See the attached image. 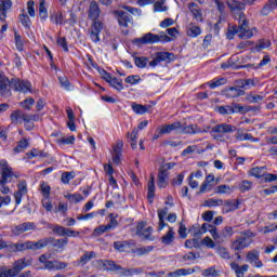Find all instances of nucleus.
I'll use <instances>...</instances> for the list:
<instances>
[{
  "mask_svg": "<svg viewBox=\"0 0 277 277\" xmlns=\"http://www.w3.org/2000/svg\"><path fill=\"white\" fill-rule=\"evenodd\" d=\"M237 131V127L230 123H219L211 128L210 135L216 142H226V137Z\"/></svg>",
  "mask_w": 277,
  "mask_h": 277,
  "instance_id": "obj_4",
  "label": "nucleus"
},
{
  "mask_svg": "<svg viewBox=\"0 0 277 277\" xmlns=\"http://www.w3.org/2000/svg\"><path fill=\"white\" fill-rule=\"evenodd\" d=\"M11 84L15 92H23L24 94L31 92V83L29 81L12 79Z\"/></svg>",
  "mask_w": 277,
  "mask_h": 277,
  "instance_id": "obj_11",
  "label": "nucleus"
},
{
  "mask_svg": "<svg viewBox=\"0 0 277 277\" xmlns=\"http://www.w3.org/2000/svg\"><path fill=\"white\" fill-rule=\"evenodd\" d=\"M158 187L163 189L168 187V170L160 169L158 172Z\"/></svg>",
  "mask_w": 277,
  "mask_h": 277,
  "instance_id": "obj_28",
  "label": "nucleus"
},
{
  "mask_svg": "<svg viewBox=\"0 0 277 277\" xmlns=\"http://www.w3.org/2000/svg\"><path fill=\"white\" fill-rule=\"evenodd\" d=\"M177 129H183V123H181V121H176L171 124H164L159 130V135H168L172 133V131H177Z\"/></svg>",
  "mask_w": 277,
  "mask_h": 277,
  "instance_id": "obj_22",
  "label": "nucleus"
},
{
  "mask_svg": "<svg viewBox=\"0 0 277 277\" xmlns=\"http://www.w3.org/2000/svg\"><path fill=\"white\" fill-rule=\"evenodd\" d=\"M34 263V259L29 258H22L18 259L17 261H15L11 267V274L13 275V277L18 276V274H21V272H23V269H25V267H29L31 266Z\"/></svg>",
  "mask_w": 277,
  "mask_h": 277,
  "instance_id": "obj_8",
  "label": "nucleus"
},
{
  "mask_svg": "<svg viewBox=\"0 0 277 277\" xmlns=\"http://www.w3.org/2000/svg\"><path fill=\"white\" fill-rule=\"evenodd\" d=\"M103 31V23L101 22H94L92 25H91V28H90V38L92 40V42H101V37L100 34Z\"/></svg>",
  "mask_w": 277,
  "mask_h": 277,
  "instance_id": "obj_15",
  "label": "nucleus"
},
{
  "mask_svg": "<svg viewBox=\"0 0 277 277\" xmlns=\"http://www.w3.org/2000/svg\"><path fill=\"white\" fill-rule=\"evenodd\" d=\"M134 42L135 44H155L157 42H172V38L166 35V32H161L160 35L148 32L141 38L134 39Z\"/></svg>",
  "mask_w": 277,
  "mask_h": 277,
  "instance_id": "obj_6",
  "label": "nucleus"
},
{
  "mask_svg": "<svg viewBox=\"0 0 277 277\" xmlns=\"http://www.w3.org/2000/svg\"><path fill=\"white\" fill-rule=\"evenodd\" d=\"M0 277H14V275H12V271L8 266H0Z\"/></svg>",
  "mask_w": 277,
  "mask_h": 277,
  "instance_id": "obj_64",
  "label": "nucleus"
},
{
  "mask_svg": "<svg viewBox=\"0 0 277 277\" xmlns=\"http://www.w3.org/2000/svg\"><path fill=\"white\" fill-rule=\"evenodd\" d=\"M29 230H36V224H34L31 222H25V223H22V224L15 226V228L13 229V234L14 235H23V233H27Z\"/></svg>",
  "mask_w": 277,
  "mask_h": 277,
  "instance_id": "obj_21",
  "label": "nucleus"
},
{
  "mask_svg": "<svg viewBox=\"0 0 277 277\" xmlns=\"http://www.w3.org/2000/svg\"><path fill=\"white\" fill-rule=\"evenodd\" d=\"M221 68H223V70H226L228 68H233L234 70H237L241 68V60L239 58V55L237 54L232 55L227 62L221 65Z\"/></svg>",
  "mask_w": 277,
  "mask_h": 277,
  "instance_id": "obj_17",
  "label": "nucleus"
},
{
  "mask_svg": "<svg viewBox=\"0 0 277 277\" xmlns=\"http://www.w3.org/2000/svg\"><path fill=\"white\" fill-rule=\"evenodd\" d=\"M201 34L202 30L198 26L190 25L186 29V36H188V38H198Z\"/></svg>",
  "mask_w": 277,
  "mask_h": 277,
  "instance_id": "obj_41",
  "label": "nucleus"
},
{
  "mask_svg": "<svg viewBox=\"0 0 277 277\" xmlns=\"http://www.w3.org/2000/svg\"><path fill=\"white\" fill-rule=\"evenodd\" d=\"M174 229L169 227L168 233L161 237V243H163V246H172L174 242Z\"/></svg>",
  "mask_w": 277,
  "mask_h": 277,
  "instance_id": "obj_35",
  "label": "nucleus"
},
{
  "mask_svg": "<svg viewBox=\"0 0 277 277\" xmlns=\"http://www.w3.org/2000/svg\"><path fill=\"white\" fill-rule=\"evenodd\" d=\"M201 235L194 236L193 239H188L185 241V248H188L192 250V248H200V237Z\"/></svg>",
  "mask_w": 277,
  "mask_h": 277,
  "instance_id": "obj_48",
  "label": "nucleus"
},
{
  "mask_svg": "<svg viewBox=\"0 0 277 277\" xmlns=\"http://www.w3.org/2000/svg\"><path fill=\"white\" fill-rule=\"evenodd\" d=\"M227 6L235 18H243L246 15V13H243V10H246V3L237 0H227Z\"/></svg>",
  "mask_w": 277,
  "mask_h": 277,
  "instance_id": "obj_7",
  "label": "nucleus"
},
{
  "mask_svg": "<svg viewBox=\"0 0 277 277\" xmlns=\"http://www.w3.org/2000/svg\"><path fill=\"white\" fill-rule=\"evenodd\" d=\"M166 215H168V208L159 209L158 210V230H163L166 228L167 223H166Z\"/></svg>",
  "mask_w": 277,
  "mask_h": 277,
  "instance_id": "obj_30",
  "label": "nucleus"
},
{
  "mask_svg": "<svg viewBox=\"0 0 277 277\" xmlns=\"http://www.w3.org/2000/svg\"><path fill=\"white\" fill-rule=\"evenodd\" d=\"M153 247L147 246V247H141L137 248L136 250L132 251L136 256H144V254H148L149 252H153Z\"/></svg>",
  "mask_w": 277,
  "mask_h": 277,
  "instance_id": "obj_54",
  "label": "nucleus"
},
{
  "mask_svg": "<svg viewBox=\"0 0 277 277\" xmlns=\"http://www.w3.org/2000/svg\"><path fill=\"white\" fill-rule=\"evenodd\" d=\"M189 274H194V269L192 268H180L175 272H171L168 274L169 277H181V276H189Z\"/></svg>",
  "mask_w": 277,
  "mask_h": 277,
  "instance_id": "obj_39",
  "label": "nucleus"
},
{
  "mask_svg": "<svg viewBox=\"0 0 277 277\" xmlns=\"http://www.w3.org/2000/svg\"><path fill=\"white\" fill-rule=\"evenodd\" d=\"M272 42L268 39H262L259 41V44L255 47L258 51H263V49H269Z\"/></svg>",
  "mask_w": 277,
  "mask_h": 277,
  "instance_id": "obj_60",
  "label": "nucleus"
},
{
  "mask_svg": "<svg viewBox=\"0 0 277 277\" xmlns=\"http://www.w3.org/2000/svg\"><path fill=\"white\" fill-rule=\"evenodd\" d=\"M109 85L114 88L115 90H118V92H122L124 90V87L122 85V79H118L116 77H111L108 80Z\"/></svg>",
  "mask_w": 277,
  "mask_h": 277,
  "instance_id": "obj_44",
  "label": "nucleus"
},
{
  "mask_svg": "<svg viewBox=\"0 0 277 277\" xmlns=\"http://www.w3.org/2000/svg\"><path fill=\"white\" fill-rule=\"evenodd\" d=\"M134 64L137 68H146L148 66V58L145 56H135Z\"/></svg>",
  "mask_w": 277,
  "mask_h": 277,
  "instance_id": "obj_49",
  "label": "nucleus"
},
{
  "mask_svg": "<svg viewBox=\"0 0 277 277\" xmlns=\"http://www.w3.org/2000/svg\"><path fill=\"white\" fill-rule=\"evenodd\" d=\"M156 55H158L160 62H172L174 60V54L170 52H158Z\"/></svg>",
  "mask_w": 277,
  "mask_h": 277,
  "instance_id": "obj_53",
  "label": "nucleus"
},
{
  "mask_svg": "<svg viewBox=\"0 0 277 277\" xmlns=\"http://www.w3.org/2000/svg\"><path fill=\"white\" fill-rule=\"evenodd\" d=\"M40 120V115H29L28 114V123L25 124L26 131H32L35 124L34 122H38Z\"/></svg>",
  "mask_w": 277,
  "mask_h": 277,
  "instance_id": "obj_47",
  "label": "nucleus"
},
{
  "mask_svg": "<svg viewBox=\"0 0 277 277\" xmlns=\"http://www.w3.org/2000/svg\"><path fill=\"white\" fill-rule=\"evenodd\" d=\"M137 128H134L132 130V133L128 132L127 133V137H130V145L131 148H133V150H135V148H137Z\"/></svg>",
  "mask_w": 277,
  "mask_h": 277,
  "instance_id": "obj_43",
  "label": "nucleus"
},
{
  "mask_svg": "<svg viewBox=\"0 0 277 277\" xmlns=\"http://www.w3.org/2000/svg\"><path fill=\"white\" fill-rule=\"evenodd\" d=\"M246 91L241 88L229 87L223 90V96L226 98H238V96H245Z\"/></svg>",
  "mask_w": 277,
  "mask_h": 277,
  "instance_id": "obj_18",
  "label": "nucleus"
},
{
  "mask_svg": "<svg viewBox=\"0 0 277 277\" xmlns=\"http://www.w3.org/2000/svg\"><path fill=\"white\" fill-rule=\"evenodd\" d=\"M138 237H143L146 241H155V237H153V227L149 226L143 229L142 234Z\"/></svg>",
  "mask_w": 277,
  "mask_h": 277,
  "instance_id": "obj_52",
  "label": "nucleus"
},
{
  "mask_svg": "<svg viewBox=\"0 0 277 277\" xmlns=\"http://www.w3.org/2000/svg\"><path fill=\"white\" fill-rule=\"evenodd\" d=\"M254 87H256V83L253 79H240L238 81V88H240L241 90H250Z\"/></svg>",
  "mask_w": 277,
  "mask_h": 277,
  "instance_id": "obj_38",
  "label": "nucleus"
},
{
  "mask_svg": "<svg viewBox=\"0 0 277 277\" xmlns=\"http://www.w3.org/2000/svg\"><path fill=\"white\" fill-rule=\"evenodd\" d=\"M154 12H168V6H163V0L154 2Z\"/></svg>",
  "mask_w": 277,
  "mask_h": 277,
  "instance_id": "obj_63",
  "label": "nucleus"
},
{
  "mask_svg": "<svg viewBox=\"0 0 277 277\" xmlns=\"http://www.w3.org/2000/svg\"><path fill=\"white\" fill-rule=\"evenodd\" d=\"M235 188L233 186H228L226 184H221L214 188V194H233Z\"/></svg>",
  "mask_w": 277,
  "mask_h": 277,
  "instance_id": "obj_40",
  "label": "nucleus"
},
{
  "mask_svg": "<svg viewBox=\"0 0 277 277\" xmlns=\"http://www.w3.org/2000/svg\"><path fill=\"white\" fill-rule=\"evenodd\" d=\"M261 252L256 249H253L247 253V261L255 268L263 267V261L260 259Z\"/></svg>",
  "mask_w": 277,
  "mask_h": 277,
  "instance_id": "obj_12",
  "label": "nucleus"
},
{
  "mask_svg": "<svg viewBox=\"0 0 277 277\" xmlns=\"http://www.w3.org/2000/svg\"><path fill=\"white\" fill-rule=\"evenodd\" d=\"M205 233H210L214 241H220V239H228L232 235H235L232 226H225L221 234L217 233V227L209 223H203L200 228L194 232L193 237H198V235H205Z\"/></svg>",
  "mask_w": 277,
  "mask_h": 277,
  "instance_id": "obj_2",
  "label": "nucleus"
},
{
  "mask_svg": "<svg viewBox=\"0 0 277 277\" xmlns=\"http://www.w3.org/2000/svg\"><path fill=\"white\" fill-rule=\"evenodd\" d=\"M254 237H256V234L251 230L240 233V236L233 241L232 250H235L236 252L239 250H246V248L252 243V239H254Z\"/></svg>",
  "mask_w": 277,
  "mask_h": 277,
  "instance_id": "obj_5",
  "label": "nucleus"
},
{
  "mask_svg": "<svg viewBox=\"0 0 277 277\" xmlns=\"http://www.w3.org/2000/svg\"><path fill=\"white\" fill-rule=\"evenodd\" d=\"M147 189H148L147 198H148L149 202H153V200L155 198V174H153V173L149 175Z\"/></svg>",
  "mask_w": 277,
  "mask_h": 277,
  "instance_id": "obj_31",
  "label": "nucleus"
},
{
  "mask_svg": "<svg viewBox=\"0 0 277 277\" xmlns=\"http://www.w3.org/2000/svg\"><path fill=\"white\" fill-rule=\"evenodd\" d=\"M51 23H54V25H62L64 23V14L62 12L53 13L50 16Z\"/></svg>",
  "mask_w": 277,
  "mask_h": 277,
  "instance_id": "obj_50",
  "label": "nucleus"
},
{
  "mask_svg": "<svg viewBox=\"0 0 277 277\" xmlns=\"http://www.w3.org/2000/svg\"><path fill=\"white\" fill-rule=\"evenodd\" d=\"M135 246V241L133 240H124V241H115L114 248L118 252H127L128 250H131Z\"/></svg>",
  "mask_w": 277,
  "mask_h": 277,
  "instance_id": "obj_23",
  "label": "nucleus"
},
{
  "mask_svg": "<svg viewBox=\"0 0 277 277\" xmlns=\"http://www.w3.org/2000/svg\"><path fill=\"white\" fill-rule=\"evenodd\" d=\"M131 107L134 114H138L140 116H144V114L148 113V109H150V106L137 104L135 102L131 104Z\"/></svg>",
  "mask_w": 277,
  "mask_h": 277,
  "instance_id": "obj_37",
  "label": "nucleus"
},
{
  "mask_svg": "<svg viewBox=\"0 0 277 277\" xmlns=\"http://www.w3.org/2000/svg\"><path fill=\"white\" fill-rule=\"evenodd\" d=\"M72 179H75L74 172H63L62 173L61 181H62V183H64V185H68V183H70V181H72Z\"/></svg>",
  "mask_w": 277,
  "mask_h": 277,
  "instance_id": "obj_57",
  "label": "nucleus"
},
{
  "mask_svg": "<svg viewBox=\"0 0 277 277\" xmlns=\"http://www.w3.org/2000/svg\"><path fill=\"white\" fill-rule=\"evenodd\" d=\"M215 181V175L214 174H209L207 175L205 182L200 186V194H205V192H211L212 186L210 183H213Z\"/></svg>",
  "mask_w": 277,
  "mask_h": 277,
  "instance_id": "obj_29",
  "label": "nucleus"
},
{
  "mask_svg": "<svg viewBox=\"0 0 277 277\" xmlns=\"http://www.w3.org/2000/svg\"><path fill=\"white\" fill-rule=\"evenodd\" d=\"M126 83H129L130 85H136V83L138 81H142V78L138 75H132V76H128L124 79Z\"/></svg>",
  "mask_w": 277,
  "mask_h": 277,
  "instance_id": "obj_61",
  "label": "nucleus"
},
{
  "mask_svg": "<svg viewBox=\"0 0 277 277\" xmlns=\"http://www.w3.org/2000/svg\"><path fill=\"white\" fill-rule=\"evenodd\" d=\"M0 192L1 194L8 195L10 194V187L8 186V183H12L16 176L14 175L12 167H10L8 160L5 159L0 160Z\"/></svg>",
  "mask_w": 277,
  "mask_h": 277,
  "instance_id": "obj_3",
  "label": "nucleus"
},
{
  "mask_svg": "<svg viewBox=\"0 0 277 277\" xmlns=\"http://www.w3.org/2000/svg\"><path fill=\"white\" fill-rule=\"evenodd\" d=\"M48 239H52L50 243H52L53 248H57V250H64V248L68 246V238L55 239L53 237H48Z\"/></svg>",
  "mask_w": 277,
  "mask_h": 277,
  "instance_id": "obj_36",
  "label": "nucleus"
},
{
  "mask_svg": "<svg viewBox=\"0 0 277 277\" xmlns=\"http://www.w3.org/2000/svg\"><path fill=\"white\" fill-rule=\"evenodd\" d=\"M238 19V26H229L227 30V38L228 40H233L235 36L238 34V38L250 40L252 36H254V31H256V28L250 29L248 19L246 18V15L243 18H237Z\"/></svg>",
  "mask_w": 277,
  "mask_h": 277,
  "instance_id": "obj_1",
  "label": "nucleus"
},
{
  "mask_svg": "<svg viewBox=\"0 0 277 277\" xmlns=\"http://www.w3.org/2000/svg\"><path fill=\"white\" fill-rule=\"evenodd\" d=\"M104 267L108 272H116L120 276H132L133 275L132 269H124V268H122V266L116 264V262H114V261H105Z\"/></svg>",
  "mask_w": 277,
  "mask_h": 277,
  "instance_id": "obj_9",
  "label": "nucleus"
},
{
  "mask_svg": "<svg viewBox=\"0 0 277 277\" xmlns=\"http://www.w3.org/2000/svg\"><path fill=\"white\" fill-rule=\"evenodd\" d=\"M92 259H96V252L94 251H85L83 255L79 259L78 264L82 267L88 265Z\"/></svg>",
  "mask_w": 277,
  "mask_h": 277,
  "instance_id": "obj_32",
  "label": "nucleus"
},
{
  "mask_svg": "<svg viewBox=\"0 0 277 277\" xmlns=\"http://www.w3.org/2000/svg\"><path fill=\"white\" fill-rule=\"evenodd\" d=\"M11 122L12 124H28L29 122V119H28V114L25 113L24 110L22 109H17V110H14L11 116Z\"/></svg>",
  "mask_w": 277,
  "mask_h": 277,
  "instance_id": "obj_10",
  "label": "nucleus"
},
{
  "mask_svg": "<svg viewBox=\"0 0 277 277\" xmlns=\"http://www.w3.org/2000/svg\"><path fill=\"white\" fill-rule=\"evenodd\" d=\"M66 267H68V263L54 260V261L48 262L45 269H49V272L51 271L60 272L61 269H66Z\"/></svg>",
  "mask_w": 277,
  "mask_h": 277,
  "instance_id": "obj_25",
  "label": "nucleus"
},
{
  "mask_svg": "<svg viewBox=\"0 0 277 277\" xmlns=\"http://www.w3.org/2000/svg\"><path fill=\"white\" fill-rule=\"evenodd\" d=\"M267 167H255L250 170V175L254 176L255 179H262L265 176Z\"/></svg>",
  "mask_w": 277,
  "mask_h": 277,
  "instance_id": "obj_42",
  "label": "nucleus"
},
{
  "mask_svg": "<svg viewBox=\"0 0 277 277\" xmlns=\"http://www.w3.org/2000/svg\"><path fill=\"white\" fill-rule=\"evenodd\" d=\"M230 267L232 269L235 271V274L237 277H245L243 273L248 272V269H250V266L248 264H243L242 266H239V264L232 262L230 263Z\"/></svg>",
  "mask_w": 277,
  "mask_h": 277,
  "instance_id": "obj_33",
  "label": "nucleus"
},
{
  "mask_svg": "<svg viewBox=\"0 0 277 277\" xmlns=\"http://www.w3.org/2000/svg\"><path fill=\"white\" fill-rule=\"evenodd\" d=\"M27 146H29V142L27 141V138H22L17 143V146L13 149V153H23V150H25Z\"/></svg>",
  "mask_w": 277,
  "mask_h": 277,
  "instance_id": "obj_55",
  "label": "nucleus"
},
{
  "mask_svg": "<svg viewBox=\"0 0 277 277\" xmlns=\"http://www.w3.org/2000/svg\"><path fill=\"white\" fill-rule=\"evenodd\" d=\"M239 205H241V201L239 199H230L223 201V213H232V211H237L239 209Z\"/></svg>",
  "mask_w": 277,
  "mask_h": 277,
  "instance_id": "obj_19",
  "label": "nucleus"
},
{
  "mask_svg": "<svg viewBox=\"0 0 277 277\" xmlns=\"http://www.w3.org/2000/svg\"><path fill=\"white\" fill-rule=\"evenodd\" d=\"M34 103H36V100H34L32 97L26 98L23 102L19 103L21 107H23L24 109H27L29 111V109H31V107H34Z\"/></svg>",
  "mask_w": 277,
  "mask_h": 277,
  "instance_id": "obj_59",
  "label": "nucleus"
},
{
  "mask_svg": "<svg viewBox=\"0 0 277 277\" xmlns=\"http://www.w3.org/2000/svg\"><path fill=\"white\" fill-rule=\"evenodd\" d=\"M51 241H53V239L51 238H43L38 240L37 242L29 241V247H30V250H34V251L42 250V248H47V246L51 245Z\"/></svg>",
  "mask_w": 277,
  "mask_h": 277,
  "instance_id": "obj_24",
  "label": "nucleus"
},
{
  "mask_svg": "<svg viewBox=\"0 0 277 277\" xmlns=\"http://www.w3.org/2000/svg\"><path fill=\"white\" fill-rule=\"evenodd\" d=\"M114 14L120 25V27H129V23L133 21V17L131 14L124 12V11H114Z\"/></svg>",
  "mask_w": 277,
  "mask_h": 277,
  "instance_id": "obj_16",
  "label": "nucleus"
},
{
  "mask_svg": "<svg viewBox=\"0 0 277 277\" xmlns=\"http://www.w3.org/2000/svg\"><path fill=\"white\" fill-rule=\"evenodd\" d=\"M88 16L90 21H93V23H97L98 18L101 17V6H98L97 1H91L89 9H88Z\"/></svg>",
  "mask_w": 277,
  "mask_h": 277,
  "instance_id": "obj_13",
  "label": "nucleus"
},
{
  "mask_svg": "<svg viewBox=\"0 0 277 277\" xmlns=\"http://www.w3.org/2000/svg\"><path fill=\"white\" fill-rule=\"evenodd\" d=\"M188 10L192 12L195 21H198L199 23H202V11H200V8L196 2H192L188 4Z\"/></svg>",
  "mask_w": 277,
  "mask_h": 277,
  "instance_id": "obj_27",
  "label": "nucleus"
},
{
  "mask_svg": "<svg viewBox=\"0 0 277 277\" xmlns=\"http://www.w3.org/2000/svg\"><path fill=\"white\" fill-rule=\"evenodd\" d=\"M65 198H67V200H69V202H81V200H83V196H81V194H72V195H66Z\"/></svg>",
  "mask_w": 277,
  "mask_h": 277,
  "instance_id": "obj_62",
  "label": "nucleus"
},
{
  "mask_svg": "<svg viewBox=\"0 0 277 277\" xmlns=\"http://www.w3.org/2000/svg\"><path fill=\"white\" fill-rule=\"evenodd\" d=\"M236 140L238 142H259L260 138H254L252 134H248V133H237Z\"/></svg>",
  "mask_w": 277,
  "mask_h": 277,
  "instance_id": "obj_45",
  "label": "nucleus"
},
{
  "mask_svg": "<svg viewBox=\"0 0 277 277\" xmlns=\"http://www.w3.org/2000/svg\"><path fill=\"white\" fill-rule=\"evenodd\" d=\"M44 3V0H39V16L42 21H47V18H49V12L47 11Z\"/></svg>",
  "mask_w": 277,
  "mask_h": 277,
  "instance_id": "obj_51",
  "label": "nucleus"
},
{
  "mask_svg": "<svg viewBox=\"0 0 277 277\" xmlns=\"http://www.w3.org/2000/svg\"><path fill=\"white\" fill-rule=\"evenodd\" d=\"M25 194H27V182L22 181L17 185V192L14 193L15 205H21L23 196H25Z\"/></svg>",
  "mask_w": 277,
  "mask_h": 277,
  "instance_id": "obj_20",
  "label": "nucleus"
},
{
  "mask_svg": "<svg viewBox=\"0 0 277 277\" xmlns=\"http://www.w3.org/2000/svg\"><path fill=\"white\" fill-rule=\"evenodd\" d=\"M12 90V80L0 75V96H10Z\"/></svg>",
  "mask_w": 277,
  "mask_h": 277,
  "instance_id": "obj_14",
  "label": "nucleus"
},
{
  "mask_svg": "<svg viewBox=\"0 0 277 277\" xmlns=\"http://www.w3.org/2000/svg\"><path fill=\"white\" fill-rule=\"evenodd\" d=\"M12 9V0H0V21H5L8 10Z\"/></svg>",
  "mask_w": 277,
  "mask_h": 277,
  "instance_id": "obj_26",
  "label": "nucleus"
},
{
  "mask_svg": "<svg viewBox=\"0 0 277 277\" xmlns=\"http://www.w3.org/2000/svg\"><path fill=\"white\" fill-rule=\"evenodd\" d=\"M181 133L184 135H196V133H201L200 129H198L197 124H190V126H182Z\"/></svg>",
  "mask_w": 277,
  "mask_h": 277,
  "instance_id": "obj_34",
  "label": "nucleus"
},
{
  "mask_svg": "<svg viewBox=\"0 0 277 277\" xmlns=\"http://www.w3.org/2000/svg\"><path fill=\"white\" fill-rule=\"evenodd\" d=\"M226 84L225 78H219L214 79L211 82H208V85L211 88V90H214V88H220V85Z\"/></svg>",
  "mask_w": 277,
  "mask_h": 277,
  "instance_id": "obj_56",
  "label": "nucleus"
},
{
  "mask_svg": "<svg viewBox=\"0 0 277 277\" xmlns=\"http://www.w3.org/2000/svg\"><path fill=\"white\" fill-rule=\"evenodd\" d=\"M216 111L221 114V116H230L235 114V106H219Z\"/></svg>",
  "mask_w": 277,
  "mask_h": 277,
  "instance_id": "obj_46",
  "label": "nucleus"
},
{
  "mask_svg": "<svg viewBox=\"0 0 277 277\" xmlns=\"http://www.w3.org/2000/svg\"><path fill=\"white\" fill-rule=\"evenodd\" d=\"M216 254H219L221 259H226L227 261L230 260V252H228V249L224 247H219L216 249Z\"/></svg>",
  "mask_w": 277,
  "mask_h": 277,
  "instance_id": "obj_58",
  "label": "nucleus"
}]
</instances>
